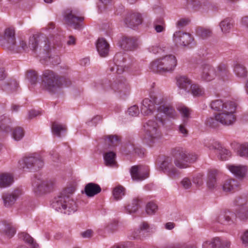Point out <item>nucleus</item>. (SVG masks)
<instances>
[{
    "mask_svg": "<svg viewBox=\"0 0 248 248\" xmlns=\"http://www.w3.org/2000/svg\"><path fill=\"white\" fill-rule=\"evenodd\" d=\"M155 105L157 106L156 119H158L162 124H165V122L162 118V114L170 119L176 118L177 114L174 108L168 103L167 98L161 96H151L150 98H145L142 101L141 106V113L143 115L152 114L155 109Z\"/></svg>",
    "mask_w": 248,
    "mask_h": 248,
    "instance_id": "1",
    "label": "nucleus"
},
{
    "mask_svg": "<svg viewBox=\"0 0 248 248\" xmlns=\"http://www.w3.org/2000/svg\"><path fill=\"white\" fill-rule=\"evenodd\" d=\"M236 108V104L232 101H227L224 110L215 115V117H210L206 120L207 125L216 127L217 123L229 126L232 125L235 121V116L234 114Z\"/></svg>",
    "mask_w": 248,
    "mask_h": 248,
    "instance_id": "2",
    "label": "nucleus"
},
{
    "mask_svg": "<svg viewBox=\"0 0 248 248\" xmlns=\"http://www.w3.org/2000/svg\"><path fill=\"white\" fill-rule=\"evenodd\" d=\"M42 86L49 92H55L63 85L68 86L71 84L69 80L60 78L53 71L45 70L42 75Z\"/></svg>",
    "mask_w": 248,
    "mask_h": 248,
    "instance_id": "3",
    "label": "nucleus"
},
{
    "mask_svg": "<svg viewBox=\"0 0 248 248\" xmlns=\"http://www.w3.org/2000/svg\"><path fill=\"white\" fill-rule=\"evenodd\" d=\"M172 154L175 159L174 163L178 169H186L189 166V164L194 162L198 158L195 153H188L185 149L178 147L172 149Z\"/></svg>",
    "mask_w": 248,
    "mask_h": 248,
    "instance_id": "4",
    "label": "nucleus"
},
{
    "mask_svg": "<svg viewBox=\"0 0 248 248\" xmlns=\"http://www.w3.org/2000/svg\"><path fill=\"white\" fill-rule=\"evenodd\" d=\"M44 165L42 157L34 153L21 158L18 162L17 167L23 170H39L44 168Z\"/></svg>",
    "mask_w": 248,
    "mask_h": 248,
    "instance_id": "5",
    "label": "nucleus"
},
{
    "mask_svg": "<svg viewBox=\"0 0 248 248\" xmlns=\"http://www.w3.org/2000/svg\"><path fill=\"white\" fill-rule=\"evenodd\" d=\"M177 65L175 56L168 55L152 62L150 69L154 72H166L173 71Z\"/></svg>",
    "mask_w": 248,
    "mask_h": 248,
    "instance_id": "6",
    "label": "nucleus"
},
{
    "mask_svg": "<svg viewBox=\"0 0 248 248\" xmlns=\"http://www.w3.org/2000/svg\"><path fill=\"white\" fill-rule=\"evenodd\" d=\"M52 206L56 211L70 215L77 210L76 202L70 196L62 195L54 199Z\"/></svg>",
    "mask_w": 248,
    "mask_h": 248,
    "instance_id": "7",
    "label": "nucleus"
},
{
    "mask_svg": "<svg viewBox=\"0 0 248 248\" xmlns=\"http://www.w3.org/2000/svg\"><path fill=\"white\" fill-rule=\"evenodd\" d=\"M32 178V190L37 196L51 192L54 188V182L52 180H43L40 171H36Z\"/></svg>",
    "mask_w": 248,
    "mask_h": 248,
    "instance_id": "8",
    "label": "nucleus"
},
{
    "mask_svg": "<svg viewBox=\"0 0 248 248\" xmlns=\"http://www.w3.org/2000/svg\"><path fill=\"white\" fill-rule=\"evenodd\" d=\"M145 139L151 142H154L161 137V132L157 122L149 120L144 125Z\"/></svg>",
    "mask_w": 248,
    "mask_h": 248,
    "instance_id": "9",
    "label": "nucleus"
},
{
    "mask_svg": "<svg viewBox=\"0 0 248 248\" xmlns=\"http://www.w3.org/2000/svg\"><path fill=\"white\" fill-rule=\"evenodd\" d=\"M29 46L31 47V50L36 51L38 48L40 51L48 52L49 44L48 39L42 35H34L29 38Z\"/></svg>",
    "mask_w": 248,
    "mask_h": 248,
    "instance_id": "10",
    "label": "nucleus"
},
{
    "mask_svg": "<svg viewBox=\"0 0 248 248\" xmlns=\"http://www.w3.org/2000/svg\"><path fill=\"white\" fill-rule=\"evenodd\" d=\"M1 45L5 48L13 51H17L18 48L16 47L15 31L11 28L5 29L2 40Z\"/></svg>",
    "mask_w": 248,
    "mask_h": 248,
    "instance_id": "11",
    "label": "nucleus"
},
{
    "mask_svg": "<svg viewBox=\"0 0 248 248\" xmlns=\"http://www.w3.org/2000/svg\"><path fill=\"white\" fill-rule=\"evenodd\" d=\"M217 76L216 69L208 64H202L201 67L200 78L203 81L209 82Z\"/></svg>",
    "mask_w": 248,
    "mask_h": 248,
    "instance_id": "12",
    "label": "nucleus"
},
{
    "mask_svg": "<svg viewBox=\"0 0 248 248\" xmlns=\"http://www.w3.org/2000/svg\"><path fill=\"white\" fill-rule=\"evenodd\" d=\"M63 17L65 22L75 29H79L81 28V22L84 20L83 17L76 16L70 10H67L64 12Z\"/></svg>",
    "mask_w": 248,
    "mask_h": 248,
    "instance_id": "13",
    "label": "nucleus"
},
{
    "mask_svg": "<svg viewBox=\"0 0 248 248\" xmlns=\"http://www.w3.org/2000/svg\"><path fill=\"white\" fill-rule=\"evenodd\" d=\"M173 40L176 44L187 46L192 42L193 38L188 33L177 31L173 34Z\"/></svg>",
    "mask_w": 248,
    "mask_h": 248,
    "instance_id": "14",
    "label": "nucleus"
},
{
    "mask_svg": "<svg viewBox=\"0 0 248 248\" xmlns=\"http://www.w3.org/2000/svg\"><path fill=\"white\" fill-rule=\"evenodd\" d=\"M210 150H217L218 155L217 157L221 160H227L231 156V152L228 150L223 148L221 145L217 142H214L211 145L205 144Z\"/></svg>",
    "mask_w": 248,
    "mask_h": 248,
    "instance_id": "15",
    "label": "nucleus"
},
{
    "mask_svg": "<svg viewBox=\"0 0 248 248\" xmlns=\"http://www.w3.org/2000/svg\"><path fill=\"white\" fill-rule=\"evenodd\" d=\"M120 45L125 50H133L138 46V38L135 37H124Z\"/></svg>",
    "mask_w": 248,
    "mask_h": 248,
    "instance_id": "16",
    "label": "nucleus"
},
{
    "mask_svg": "<svg viewBox=\"0 0 248 248\" xmlns=\"http://www.w3.org/2000/svg\"><path fill=\"white\" fill-rule=\"evenodd\" d=\"M20 195L21 191L18 189L15 190L11 193L3 194L2 198L4 205L7 207L11 206L15 203Z\"/></svg>",
    "mask_w": 248,
    "mask_h": 248,
    "instance_id": "17",
    "label": "nucleus"
},
{
    "mask_svg": "<svg viewBox=\"0 0 248 248\" xmlns=\"http://www.w3.org/2000/svg\"><path fill=\"white\" fill-rule=\"evenodd\" d=\"M142 20L140 14H132L127 16L124 22L127 27L133 28L141 24Z\"/></svg>",
    "mask_w": 248,
    "mask_h": 248,
    "instance_id": "18",
    "label": "nucleus"
},
{
    "mask_svg": "<svg viewBox=\"0 0 248 248\" xmlns=\"http://www.w3.org/2000/svg\"><path fill=\"white\" fill-rule=\"evenodd\" d=\"M97 50L102 57H107L109 52V44L104 38H99L96 43Z\"/></svg>",
    "mask_w": 248,
    "mask_h": 248,
    "instance_id": "19",
    "label": "nucleus"
},
{
    "mask_svg": "<svg viewBox=\"0 0 248 248\" xmlns=\"http://www.w3.org/2000/svg\"><path fill=\"white\" fill-rule=\"evenodd\" d=\"M101 191L100 186L94 183L86 184L84 187V193L88 197H93L100 193Z\"/></svg>",
    "mask_w": 248,
    "mask_h": 248,
    "instance_id": "20",
    "label": "nucleus"
},
{
    "mask_svg": "<svg viewBox=\"0 0 248 248\" xmlns=\"http://www.w3.org/2000/svg\"><path fill=\"white\" fill-rule=\"evenodd\" d=\"M14 182V176L10 173L4 172L0 174V188L10 186Z\"/></svg>",
    "mask_w": 248,
    "mask_h": 248,
    "instance_id": "21",
    "label": "nucleus"
},
{
    "mask_svg": "<svg viewBox=\"0 0 248 248\" xmlns=\"http://www.w3.org/2000/svg\"><path fill=\"white\" fill-rule=\"evenodd\" d=\"M177 84L179 88L184 89L187 92L190 91L191 81L185 76H180L177 78Z\"/></svg>",
    "mask_w": 248,
    "mask_h": 248,
    "instance_id": "22",
    "label": "nucleus"
},
{
    "mask_svg": "<svg viewBox=\"0 0 248 248\" xmlns=\"http://www.w3.org/2000/svg\"><path fill=\"white\" fill-rule=\"evenodd\" d=\"M177 109L182 116V121L184 122V124H187L190 118L191 109L184 105H179Z\"/></svg>",
    "mask_w": 248,
    "mask_h": 248,
    "instance_id": "23",
    "label": "nucleus"
},
{
    "mask_svg": "<svg viewBox=\"0 0 248 248\" xmlns=\"http://www.w3.org/2000/svg\"><path fill=\"white\" fill-rule=\"evenodd\" d=\"M237 215V214L234 216L233 214L231 213L230 215L226 214L224 216H220L217 218V221L226 225H231L235 222L236 217H238Z\"/></svg>",
    "mask_w": 248,
    "mask_h": 248,
    "instance_id": "24",
    "label": "nucleus"
},
{
    "mask_svg": "<svg viewBox=\"0 0 248 248\" xmlns=\"http://www.w3.org/2000/svg\"><path fill=\"white\" fill-rule=\"evenodd\" d=\"M238 183L233 179H227L223 183L222 188L226 192H233L238 187Z\"/></svg>",
    "mask_w": 248,
    "mask_h": 248,
    "instance_id": "25",
    "label": "nucleus"
},
{
    "mask_svg": "<svg viewBox=\"0 0 248 248\" xmlns=\"http://www.w3.org/2000/svg\"><path fill=\"white\" fill-rule=\"evenodd\" d=\"M233 71L235 75L240 78H245L248 74L246 67L237 62H235L233 64Z\"/></svg>",
    "mask_w": 248,
    "mask_h": 248,
    "instance_id": "26",
    "label": "nucleus"
},
{
    "mask_svg": "<svg viewBox=\"0 0 248 248\" xmlns=\"http://www.w3.org/2000/svg\"><path fill=\"white\" fill-rule=\"evenodd\" d=\"M51 129L53 134L56 135L58 137H61V134L65 133L67 130L66 126L65 125L56 122L52 123Z\"/></svg>",
    "mask_w": 248,
    "mask_h": 248,
    "instance_id": "27",
    "label": "nucleus"
},
{
    "mask_svg": "<svg viewBox=\"0 0 248 248\" xmlns=\"http://www.w3.org/2000/svg\"><path fill=\"white\" fill-rule=\"evenodd\" d=\"M233 25V21L231 18H226L220 22L219 26L221 31L223 33H227L230 31Z\"/></svg>",
    "mask_w": 248,
    "mask_h": 248,
    "instance_id": "28",
    "label": "nucleus"
},
{
    "mask_svg": "<svg viewBox=\"0 0 248 248\" xmlns=\"http://www.w3.org/2000/svg\"><path fill=\"white\" fill-rule=\"evenodd\" d=\"M222 240L219 237H216L211 241H207L203 243V248H221Z\"/></svg>",
    "mask_w": 248,
    "mask_h": 248,
    "instance_id": "29",
    "label": "nucleus"
},
{
    "mask_svg": "<svg viewBox=\"0 0 248 248\" xmlns=\"http://www.w3.org/2000/svg\"><path fill=\"white\" fill-rule=\"evenodd\" d=\"M115 158L116 154L112 151L107 152L104 155L105 164L108 166H115L116 165Z\"/></svg>",
    "mask_w": 248,
    "mask_h": 248,
    "instance_id": "30",
    "label": "nucleus"
},
{
    "mask_svg": "<svg viewBox=\"0 0 248 248\" xmlns=\"http://www.w3.org/2000/svg\"><path fill=\"white\" fill-rule=\"evenodd\" d=\"M11 123L10 119L4 115L0 117V129L5 132L8 133L11 131L10 124Z\"/></svg>",
    "mask_w": 248,
    "mask_h": 248,
    "instance_id": "31",
    "label": "nucleus"
},
{
    "mask_svg": "<svg viewBox=\"0 0 248 248\" xmlns=\"http://www.w3.org/2000/svg\"><path fill=\"white\" fill-rule=\"evenodd\" d=\"M140 199L138 198H134L131 203L126 207V210L127 211V212L129 214L136 212L140 207Z\"/></svg>",
    "mask_w": 248,
    "mask_h": 248,
    "instance_id": "32",
    "label": "nucleus"
},
{
    "mask_svg": "<svg viewBox=\"0 0 248 248\" xmlns=\"http://www.w3.org/2000/svg\"><path fill=\"white\" fill-rule=\"evenodd\" d=\"M132 179L134 181H142L148 178L149 171H130Z\"/></svg>",
    "mask_w": 248,
    "mask_h": 248,
    "instance_id": "33",
    "label": "nucleus"
},
{
    "mask_svg": "<svg viewBox=\"0 0 248 248\" xmlns=\"http://www.w3.org/2000/svg\"><path fill=\"white\" fill-rule=\"evenodd\" d=\"M227 102L224 103L221 100L217 99L212 101L210 103L211 108L217 111H222L225 108Z\"/></svg>",
    "mask_w": 248,
    "mask_h": 248,
    "instance_id": "34",
    "label": "nucleus"
},
{
    "mask_svg": "<svg viewBox=\"0 0 248 248\" xmlns=\"http://www.w3.org/2000/svg\"><path fill=\"white\" fill-rule=\"evenodd\" d=\"M19 237L28 243L31 248H38V244L34 242L33 238L29 234L25 232H21L19 234Z\"/></svg>",
    "mask_w": 248,
    "mask_h": 248,
    "instance_id": "35",
    "label": "nucleus"
},
{
    "mask_svg": "<svg viewBox=\"0 0 248 248\" xmlns=\"http://www.w3.org/2000/svg\"><path fill=\"white\" fill-rule=\"evenodd\" d=\"M217 171H209L208 175L207 184L210 189L215 188L217 186Z\"/></svg>",
    "mask_w": 248,
    "mask_h": 248,
    "instance_id": "36",
    "label": "nucleus"
},
{
    "mask_svg": "<svg viewBox=\"0 0 248 248\" xmlns=\"http://www.w3.org/2000/svg\"><path fill=\"white\" fill-rule=\"evenodd\" d=\"M112 194L115 200H120L125 195V188L122 186L118 185L113 188Z\"/></svg>",
    "mask_w": 248,
    "mask_h": 248,
    "instance_id": "37",
    "label": "nucleus"
},
{
    "mask_svg": "<svg viewBox=\"0 0 248 248\" xmlns=\"http://www.w3.org/2000/svg\"><path fill=\"white\" fill-rule=\"evenodd\" d=\"M157 169L160 170H174L173 165L168 158L158 163Z\"/></svg>",
    "mask_w": 248,
    "mask_h": 248,
    "instance_id": "38",
    "label": "nucleus"
},
{
    "mask_svg": "<svg viewBox=\"0 0 248 248\" xmlns=\"http://www.w3.org/2000/svg\"><path fill=\"white\" fill-rule=\"evenodd\" d=\"M196 32L202 38L206 39L211 35L212 31L210 29L200 27L197 28Z\"/></svg>",
    "mask_w": 248,
    "mask_h": 248,
    "instance_id": "39",
    "label": "nucleus"
},
{
    "mask_svg": "<svg viewBox=\"0 0 248 248\" xmlns=\"http://www.w3.org/2000/svg\"><path fill=\"white\" fill-rule=\"evenodd\" d=\"M190 90L194 96H201L204 94V90L201 86L197 84H192Z\"/></svg>",
    "mask_w": 248,
    "mask_h": 248,
    "instance_id": "40",
    "label": "nucleus"
},
{
    "mask_svg": "<svg viewBox=\"0 0 248 248\" xmlns=\"http://www.w3.org/2000/svg\"><path fill=\"white\" fill-rule=\"evenodd\" d=\"M217 76L223 78L227 76L229 71L228 66L223 63H221L217 67Z\"/></svg>",
    "mask_w": 248,
    "mask_h": 248,
    "instance_id": "41",
    "label": "nucleus"
},
{
    "mask_svg": "<svg viewBox=\"0 0 248 248\" xmlns=\"http://www.w3.org/2000/svg\"><path fill=\"white\" fill-rule=\"evenodd\" d=\"M105 140L106 143L108 144L110 147H114L119 143V139L117 136H107Z\"/></svg>",
    "mask_w": 248,
    "mask_h": 248,
    "instance_id": "42",
    "label": "nucleus"
},
{
    "mask_svg": "<svg viewBox=\"0 0 248 248\" xmlns=\"http://www.w3.org/2000/svg\"><path fill=\"white\" fill-rule=\"evenodd\" d=\"M146 212L147 214L151 215L154 214L158 209V206L154 202H150L146 206Z\"/></svg>",
    "mask_w": 248,
    "mask_h": 248,
    "instance_id": "43",
    "label": "nucleus"
},
{
    "mask_svg": "<svg viewBox=\"0 0 248 248\" xmlns=\"http://www.w3.org/2000/svg\"><path fill=\"white\" fill-rule=\"evenodd\" d=\"M16 48H18L17 51H15V52H19L21 50L25 51H28L29 50H31V47L29 46V41L27 44V42L23 39H21L19 41V45L17 46L16 44Z\"/></svg>",
    "mask_w": 248,
    "mask_h": 248,
    "instance_id": "44",
    "label": "nucleus"
},
{
    "mask_svg": "<svg viewBox=\"0 0 248 248\" xmlns=\"http://www.w3.org/2000/svg\"><path fill=\"white\" fill-rule=\"evenodd\" d=\"M150 228L149 224L145 222H143L140 226L139 229L133 232L132 237L134 238H138L140 237V233L141 231H148Z\"/></svg>",
    "mask_w": 248,
    "mask_h": 248,
    "instance_id": "45",
    "label": "nucleus"
},
{
    "mask_svg": "<svg viewBox=\"0 0 248 248\" xmlns=\"http://www.w3.org/2000/svg\"><path fill=\"white\" fill-rule=\"evenodd\" d=\"M121 59L123 60V56L121 53L116 54L114 58L116 65V72L118 74H121L124 71V68L123 67V66L120 65L119 64H118L119 59Z\"/></svg>",
    "mask_w": 248,
    "mask_h": 248,
    "instance_id": "46",
    "label": "nucleus"
},
{
    "mask_svg": "<svg viewBox=\"0 0 248 248\" xmlns=\"http://www.w3.org/2000/svg\"><path fill=\"white\" fill-rule=\"evenodd\" d=\"M18 83L14 79L11 80L9 81L7 84L3 86V89L6 91L10 90L13 92L15 91L18 87Z\"/></svg>",
    "mask_w": 248,
    "mask_h": 248,
    "instance_id": "47",
    "label": "nucleus"
},
{
    "mask_svg": "<svg viewBox=\"0 0 248 248\" xmlns=\"http://www.w3.org/2000/svg\"><path fill=\"white\" fill-rule=\"evenodd\" d=\"M13 137L16 141L21 140L24 136L23 130L21 127H16L12 134Z\"/></svg>",
    "mask_w": 248,
    "mask_h": 248,
    "instance_id": "48",
    "label": "nucleus"
},
{
    "mask_svg": "<svg viewBox=\"0 0 248 248\" xmlns=\"http://www.w3.org/2000/svg\"><path fill=\"white\" fill-rule=\"evenodd\" d=\"M238 154L240 156L248 157V143L240 146L238 150Z\"/></svg>",
    "mask_w": 248,
    "mask_h": 248,
    "instance_id": "49",
    "label": "nucleus"
},
{
    "mask_svg": "<svg viewBox=\"0 0 248 248\" xmlns=\"http://www.w3.org/2000/svg\"><path fill=\"white\" fill-rule=\"evenodd\" d=\"M164 21L162 18L156 20L155 23V29L158 32H163L165 30Z\"/></svg>",
    "mask_w": 248,
    "mask_h": 248,
    "instance_id": "50",
    "label": "nucleus"
},
{
    "mask_svg": "<svg viewBox=\"0 0 248 248\" xmlns=\"http://www.w3.org/2000/svg\"><path fill=\"white\" fill-rule=\"evenodd\" d=\"M229 170H247L248 166L244 165L229 164L227 166Z\"/></svg>",
    "mask_w": 248,
    "mask_h": 248,
    "instance_id": "51",
    "label": "nucleus"
},
{
    "mask_svg": "<svg viewBox=\"0 0 248 248\" xmlns=\"http://www.w3.org/2000/svg\"><path fill=\"white\" fill-rule=\"evenodd\" d=\"M165 47H161L160 45H155L148 48L149 51L154 54L161 53L165 51Z\"/></svg>",
    "mask_w": 248,
    "mask_h": 248,
    "instance_id": "52",
    "label": "nucleus"
},
{
    "mask_svg": "<svg viewBox=\"0 0 248 248\" xmlns=\"http://www.w3.org/2000/svg\"><path fill=\"white\" fill-rule=\"evenodd\" d=\"M27 77L31 84L33 85L36 83L38 78V76L35 71H29L27 74Z\"/></svg>",
    "mask_w": 248,
    "mask_h": 248,
    "instance_id": "53",
    "label": "nucleus"
},
{
    "mask_svg": "<svg viewBox=\"0 0 248 248\" xmlns=\"http://www.w3.org/2000/svg\"><path fill=\"white\" fill-rule=\"evenodd\" d=\"M235 177L240 180L248 179V171H232Z\"/></svg>",
    "mask_w": 248,
    "mask_h": 248,
    "instance_id": "54",
    "label": "nucleus"
},
{
    "mask_svg": "<svg viewBox=\"0 0 248 248\" xmlns=\"http://www.w3.org/2000/svg\"><path fill=\"white\" fill-rule=\"evenodd\" d=\"M111 1V0H99L98 3V8L99 10L101 12H102L107 8V6Z\"/></svg>",
    "mask_w": 248,
    "mask_h": 248,
    "instance_id": "55",
    "label": "nucleus"
},
{
    "mask_svg": "<svg viewBox=\"0 0 248 248\" xmlns=\"http://www.w3.org/2000/svg\"><path fill=\"white\" fill-rule=\"evenodd\" d=\"M127 113L130 116L133 117L137 116L139 114L138 107L136 105H134L130 107L127 110Z\"/></svg>",
    "mask_w": 248,
    "mask_h": 248,
    "instance_id": "56",
    "label": "nucleus"
},
{
    "mask_svg": "<svg viewBox=\"0 0 248 248\" xmlns=\"http://www.w3.org/2000/svg\"><path fill=\"white\" fill-rule=\"evenodd\" d=\"M237 216L241 220H245L248 219V207L246 210H241L238 213Z\"/></svg>",
    "mask_w": 248,
    "mask_h": 248,
    "instance_id": "57",
    "label": "nucleus"
},
{
    "mask_svg": "<svg viewBox=\"0 0 248 248\" xmlns=\"http://www.w3.org/2000/svg\"><path fill=\"white\" fill-rule=\"evenodd\" d=\"M190 22L188 18H181L176 23L177 27L179 29H182L187 26Z\"/></svg>",
    "mask_w": 248,
    "mask_h": 248,
    "instance_id": "58",
    "label": "nucleus"
},
{
    "mask_svg": "<svg viewBox=\"0 0 248 248\" xmlns=\"http://www.w3.org/2000/svg\"><path fill=\"white\" fill-rule=\"evenodd\" d=\"M149 170V168L147 166L143 165L142 164H139L132 166L130 170Z\"/></svg>",
    "mask_w": 248,
    "mask_h": 248,
    "instance_id": "59",
    "label": "nucleus"
},
{
    "mask_svg": "<svg viewBox=\"0 0 248 248\" xmlns=\"http://www.w3.org/2000/svg\"><path fill=\"white\" fill-rule=\"evenodd\" d=\"M186 124H184V122H183L182 124L179 126V132L183 135V137H186L188 135V131L186 127Z\"/></svg>",
    "mask_w": 248,
    "mask_h": 248,
    "instance_id": "60",
    "label": "nucleus"
},
{
    "mask_svg": "<svg viewBox=\"0 0 248 248\" xmlns=\"http://www.w3.org/2000/svg\"><path fill=\"white\" fill-rule=\"evenodd\" d=\"M5 234L8 237H12L16 233V230L11 226H7L5 229Z\"/></svg>",
    "mask_w": 248,
    "mask_h": 248,
    "instance_id": "61",
    "label": "nucleus"
},
{
    "mask_svg": "<svg viewBox=\"0 0 248 248\" xmlns=\"http://www.w3.org/2000/svg\"><path fill=\"white\" fill-rule=\"evenodd\" d=\"M181 184L185 189H188L191 186V183L189 179L185 178L181 181Z\"/></svg>",
    "mask_w": 248,
    "mask_h": 248,
    "instance_id": "62",
    "label": "nucleus"
},
{
    "mask_svg": "<svg viewBox=\"0 0 248 248\" xmlns=\"http://www.w3.org/2000/svg\"><path fill=\"white\" fill-rule=\"evenodd\" d=\"M127 84L124 82H120L118 84L117 90L120 92H124L125 90L127 89Z\"/></svg>",
    "mask_w": 248,
    "mask_h": 248,
    "instance_id": "63",
    "label": "nucleus"
},
{
    "mask_svg": "<svg viewBox=\"0 0 248 248\" xmlns=\"http://www.w3.org/2000/svg\"><path fill=\"white\" fill-rule=\"evenodd\" d=\"M242 243L246 246H248V230L246 231L241 236Z\"/></svg>",
    "mask_w": 248,
    "mask_h": 248,
    "instance_id": "64",
    "label": "nucleus"
}]
</instances>
